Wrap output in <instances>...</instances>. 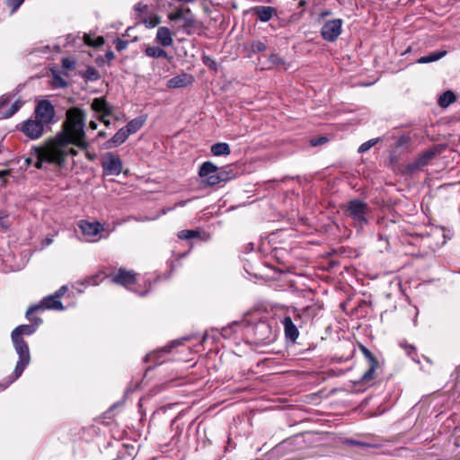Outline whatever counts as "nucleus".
Returning <instances> with one entry per match:
<instances>
[{"instance_id":"f257e3e1","label":"nucleus","mask_w":460,"mask_h":460,"mask_svg":"<svg viewBox=\"0 0 460 460\" xmlns=\"http://www.w3.org/2000/svg\"><path fill=\"white\" fill-rule=\"evenodd\" d=\"M66 119L62 124V130L51 140H56V145L64 146L74 145L80 149H87L89 143L85 136L86 113L78 107H72L66 111Z\"/></svg>"},{"instance_id":"f03ea898","label":"nucleus","mask_w":460,"mask_h":460,"mask_svg":"<svg viewBox=\"0 0 460 460\" xmlns=\"http://www.w3.org/2000/svg\"><path fill=\"white\" fill-rule=\"evenodd\" d=\"M34 314L35 313H31L28 314L27 310L26 318L31 322V323L19 325L14 328L11 333V339L13 343L14 349L18 354L19 359L13 374L9 376L8 384H12L17 380L31 362L29 346L24 341L23 336L32 335L42 323V319L34 316Z\"/></svg>"},{"instance_id":"7ed1b4c3","label":"nucleus","mask_w":460,"mask_h":460,"mask_svg":"<svg viewBox=\"0 0 460 460\" xmlns=\"http://www.w3.org/2000/svg\"><path fill=\"white\" fill-rule=\"evenodd\" d=\"M238 330L243 331L251 342L257 346H265L272 343L277 337V330L268 320H259L254 323L246 321L234 322L222 329V336L229 338L233 332Z\"/></svg>"},{"instance_id":"20e7f679","label":"nucleus","mask_w":460,"mask_h":460,"mask_svg":"<svg viewBox=\"0 0 460 460\" xmlns=\"http://www.w3.org/2000/svg\"><path fill=\"white\" fill-rule=\"evenodd\" d=\"M344 215L352 220L354 227L363 229L369 223V216L372 208L369 205L359 199H354L342 207Z\"/></svg>"},{"instance_id":"39448f33","label":"nucleus","mask_w":460,"mask_h":460,"mask_svg":"<svg viewBox=\"0 0 460 460\" xmlns=\"http://www.w3.org/2000/svg\"><path fill=\"white\" fill-rule=\"evenodd\" d=\"M137 274L133 270H127L125 268H119L115 272L109 274V279L113 284L121 286L143 296L148 293L151 281L150 279L145 280V289L138 290L132 288V286L137 284Z\"/></svg>"},{"instance_id":"423d86ee","label":"nucleus","mask_w":460,"mask_h":460,"mask_svg":"<svg viewBox=\"0 0 460 460\" xmlns=\"http://www.w3.org/2000/svg\"><path fill=\"white\" fill-rule=\"evenodd\" d=\"M31 151L37 158V162L34 164L37 169H42L43 163L62 166V153L56 148H52L50 141L44 146H34Z\"/></svg>"},{"instance_id":"0eeeda50","label":"nucleus","mask_w":460,"mask_h":460,"mask_svg":"<svg viewBox=\"0 0 460 460\" xmlns=\"http://www.w3.org/2000/svg\"><path fill=\"white\" fill-rule=\"evenodd\" d=\"M284 334L288 341L295 342L299 336L298 327H302L303 316L298 310L293 309L292 315H285L281 319Z\"/></svg>"},{"instance_id":"6e6552de","label":"nucleus","mask_w":460,"mask_h":460,"mask_svg":"<svg viewBox=\"0 0 460 460\" xmlns=\"http://www.w3.org/2000/svg\"><path fill=\"white\" fill-rule=\"evenodd\" d=\"M359 350L367 361L368 368L357 382L360 385H368L376 377V371L380 368L381 364L378 358L364 345H359Z\"/></svg>"},{"instance_id":"1a4fd4ad","label":"nucleus","mask_w":460,"mask_h":460,"mask_svg":"<svg viewBox=\"0 0 460 460\" xmlns=\"http://www.w3.org/2000/svg\"><path fill=\"white\" fill-rule=\"evenodd\" d=\"M437 152L434 149H428L420 154L413 162L408 164L402 170V175L409 176L417 173L427 166L435 157Z\"/></svg>"},{"instance_id":"9d476101","label":"nucleus","mask_w":460,"mask_h":460,"mask_svg":"<svg viewBox=\"0 0 460 460\" xmlns=\"http://www.w3.org/2000/svg\"><path fill=\"white\" fill-rule=\"evenodd\" d=\"M103 173L118 176L122 172L123 163L118 155L107 153L102 160Z\"/></svg>"},{"instance_id":"9b49d317","label":"nucleus","mask_w":460,"mask_h":460,"mask_svg":"<svg viewBox=\"0 0 460 460\" xmlns=\"http://www.w3.org/2000/svg\"><path fill=\"white\" fill-rule=\"evenodd\" d=\"M34 115L44 125L51 123L55 116L53 104L48 100L39 102L35 107Z\"/></svg>"},{"instance_id":"f8f14e48","label":"nucleus","mask_w":460,"mask_h":460,"mask_svg":"<svg viewBox=\"0 0 460 460\" xmlns=\"http://www.w3.org/2000/svg\"><path fill=\"white\" fill-rule=\"evenodd\" d=\"M342 22L341 19L327 21L321 29L323 39L329 42L335 41L341 33Z\"/></svg>"},{"instance_id":"ddd939ff","label":"nucleus","mask_w":460,"mask_h":460,"mask_svg":"<svg viewBox=\"0 0 460 460\" xmlns=\"http://www.w3.org/2000/svg\"><path fill=\"white\" fill-rule=\"evenodd\" d=\"M44 124L38 120L29 119L22 123L20 130L31 139L40 138L44 132Z\"/></svg>"},{"instance_id":"4468645a","label":"nucleus","mask_w":460,"mask_h":460,"mask_svg":"<svg viewBox=\"0 0 460 460\" xmlns=\"http://www.w3.org/2000/svg\"><path fill=\"white\" fill-rule=\"evenodd\" d=\"M63 310L64 306L56 296L49 295L41 299L40 304L34 305L28 308V314L31 313L43 312L44 310Z\"/></svg>"},{"instance_id":"2eb2a0df","label":"nucleus","mask_w":460,"mask_h":460,"mask_svg":"<svg viewBox=\"0 0 460 460\" xmlns=\"http://www.w3.org/2000/svg\"><path fill=\"white\" fill-rule=\"evenodd\" d=\"M11 99L9 94L0 96V119L11 118L21 109L22 102L16 101L10 105Z\"/></svg>"},{"instance_id":"dca6fc26","label":"nucleus","mask_w":460,"mask_h":460,"mask_svg":"<svg viewBox=\"0 0 460 460\" xmlns=\"http://www.w3.org/2000/svg\"><path fill=\"white\" fill-rule=\"evenodd\" d=\"M177 344L176 341H172L171 344H168L166 346H164V348L160 349H157L155 351H153V352H150L148 354L146 355L145 357V362L146 363H153L154 366H150L147 369V370H150L152 369L154 367L157 366V365H160V364H163L165 360L162 358V357L166 354V353H169L172 349L173 347H175V345Z\"/></svg>"},{"instance_id":"f3484780","label":"nucleus","mask_w":460,"mask_h":460,"mask_svg":"<svg viewBox=\"0 0 460 460\" xmlns=\"http://www.w3.org/2000/svg\"><path fill=\"white\" fill-rule=\"evenodd\" d=\"M91 108L94 112L100 113L101 116H111L114 111V107L103 97L94 98Z\"/></svg>"},{"instance_id":"a211bd4d","label":"nucleus","mask_w":460,"mask_h":460,"mask_svg":"<svg viewBox=\"0 0 460 460\" xmlns=\"http://www.w3.org/2000/svg\"><path fill=\"white\" fill-rule=\"evenodd\" d=\"M194 82V78L192 75L182 73L181 75H178L176 76H173L172 78L169 79L167 82V86L169 88H183L187 87Z\"/></svg>"},{"instance_id":"6ab92c4d","label":"nucleus","mask_w":460,"mask_h":460,"mask_svg":"<svg viewBox=\"0 0 460 460\" xmlns=\"http://www.w3.org/2000/svg\"><path fill=\"white\" fill-rule=\"evenodd\" d=\"M252 11L257 19L262 22H267L277 14V10L272 6L257 5L252 8Z\"/></svg>"},{"instance_id":"aec40b11","label":"nucleus","mask_w":460,"mask_h":460,"mask_svg":"<svg viewBox=\"0 0 460 460\" xmlns=\"http://www.w3.org/2000/svg\"><path fill=\"white\" fill-rule=\"evenodd\" d=\"M79 227L83 234L87 237H94L103 231V226L99 222H88L86 220H82L79 223Z\"/></svg>"},{"instance_id":"412c9836","label":"nucleus","mask_w":460,"mask_h":460,"mask_svg":"<svg viewBox=\"0 0 460 460\" xmlns=\"http://www.w3.org/2000/svg\"><path fill=\"white\" fill-rule=\"evenodd\" d=\"M128 137L129 136L128 135V133L124 131L123 128H121L114 134V136L111 139H109L103 144V146L106 149H111L119 146L120 145L126 142Z\"/></svg>"},{"instance_id":"4be33fe9","label":"nucleus","mask_w":460,"mask_h":460,"mask_svg":"<svg viewBox=\"0 0 460 460\" xmlns=\"http://www.w3.org/2000/svg\"><path fill=\"white\" fill-rule=\"evenodd\" d=\"M146 115H141L131 119L125 127H123L124 131H126L128 136L135 134L144 126L146 121Z\"/></svg>"},{"instance_id":"5701e85b","label":"nucleus","mask_w":460,"mask_h":460,"mask_svg":"<svg viewBox=\"0 0 460 460\" xmlns=\"http://www.w3.org/2000/svg\"><path fill=\"white\" fill-rule=\"evenodd\" d=\"M156 41L163 47H169L172 44L171 31L167 27H159L156 32Z\"/></svg>"},{"instance_id":"b1692460","label":"nucleus","mask_w":460,"mask_h":460,"mask_svg":"<svg viewBox=\"0 0 460 460\" xmlns=\"http://www.w3.org/2000/svg\"><path fill=\"white\" fill-rule=\"evenodd\" d=\"M186 13L190 14V16H185L183 18V24H182V28H183V31L188 34V35H191L195 32V29H196V25H197V21L194 19L190 10L188 8L186 10Z\"/></svg>"},{"instance_id":"393cba45","label":"nucleus","mask_w":460,"mask_h":460,"mask_svg":"<svg viewBox=\"0 0 460 460\" xmlns=\"http://www.w3.org/2000/svg\"><path fill=\"white\" fill-rule=\"evenodd\" d=\"M144 51H145V54L150 58H166V59L171 58L168 56L167 52L158 46H147Z\"/></svg>"},{"instance_id":"a878e982","label":"nucleus","mask_w":460,"mask_h":460,"mask_svg":"<svg viewBox=\"0 0 460 460\" xmlns=\"http://www.w3.org/2000/svg\"><path fill=\"white\" fill-rule=\"evenodd\" d=\"M80 76L86 82H95L101 78L99 71L93 66H87L84 71L79 73Z\"/></svg>"},{"instance_id":"bb28decb","label":"nucleus","mask_w":460,"mask_h":460,"mask_svg":"<svg viewBox=\"0 0 460 460\" xmlns=\"http://www.w3.org/2000/svg\"><path fill=\"white\" fill-rule=\"evenodd\" d=\"M52 146V148H56L57 150L60 151L62 153V166L65 164L66 157L67 155L75 156L77 155V151L74 149L73 147H70V145H66L64 146H59L56 145V140H49Z\"/></svg>"},{"instance_id":"cd10ccee","label":"nucleus","mask_w":460,"mask_h":460,"mask_svg":"<svg viewBox=\"0 0 460 460\" xmlns=\"http://www.w3.org/2000/svg\"><path fill=\"white\" fill-rule=\"evenodd\" d=\"M210 151L215 156L228 155L231 153L229 145L225 142L214 144L211 146Z\"/></svg>"},{"instance_id":"c85d7f7f","label":"nucleus","mask_w":460,"mask_h":460,"mask_svg":"<svg viewBox=\"0 0 460 460\" xmlns=\"http://www.w3.org/2000/svg\"><path fill=\"white\" fill-rule=\"evenodd\" d=\"M106 278L109 279V274H105L103 271L100 270L95 274L85 278L83 284L87 286H97Z\"/></svg>"},{"instance_id":"c756f323","label":"nucleus","mask_w":460,"mask_h":460,"mask_svg":"<svg viewBox=\"0 0 460 460\" xmlns=\"http://www.w3.org/2000/svg\"><path fill=\"white\" fill-rule=\"evenodd\" d=\"M456 100V94L450 91V90H447L446 92H444L438 98V105L442 108H447L448 107L450 104H452L453 102H455Z\"/></svg>"},{"instance_id":"7c9ffc66","label":"nucleus","mask_w":460,"mask_h":460,"mask_svg":"<svg viewBox=\"0 0 460 460\" xmlns=\"http://www.w3.org/2000/svg\"><path fill=\"white\" fill-rule=\"evenodd\" d=\"M447 52L446 50H439V51H436V52H431L429 55L420 57L418 59V63H420V64H426V63H430V62H434V61L439 60L440 58H444L447 55Z\"/></svg>"},{"instance_id":"2f4dec72","label":"nucleus","mask_w":460,"mask_h":460,"mask_svg":"<svg viewBox=\"0 0 460 460\" xmlns=\"http://www.w3.org/2000/svg\"><path fill=\"white\" fill-rule=\"evenodd\" d=\"M218 170V168L212 163V162H204L199 170V175L201 178L206 179L212 173L216 172Z\"/></svg>"},{"instance_id":"473e14b6","label":"nucleus","mask_w":460,"mask_h":460,"mask_svg":"<svg viewBox=\"0 0 460 460\" xmlns=\"http://www.w3.org/2000/svg\"><path fill=\"white\" fill-rule=\"evenodd\" d=\"M245 49H249L252 54H257L267 49V43L261 40H252L250 42L249 46L245 47Z\"/></svg>"},{"instance_id":"72a5a7b5","label":"nucleus","mask_w":460,"mask_h":460,"mask_svg":"<svg viewBox=\"0 0 460 460\" xmlns=\"http://www.w3.org/2000/svg\"><path fill=\"white\" fill-rule=\"evenodd\" d=\"M400 346L405 350L406 354L417 363H420V359L418 358L416 347L407 343L406 341L401 342Z\"/></svg>"},{"instance_id":"f704fd0d","label":"nucleus","mask_w":460,"mask_h":460,"mask_svg":"<svg viewBox=\"0 0 460 460\" xmlns=\"http://www.w3.org/2000/svg\"><path fill=\"white\" fill-rule=\"evenodd\" d=\"M84 43L93 48H98L104 44L105 40L102 36H98L95 39H93L89 34L84 35Z\"/></svg>"},{"instance_id":"c9c22d12","label":"nucleus","mask_w":460,"mask_h":460,"mask_svg":"<svg viewBox=\"0 0 460 460\" xmlns=\"http://www.w3.org/2000/svg\"><path fill=\"white\" fill-rule=\"evenodd\" d=\"M138 22L145 24L146 28H155L160 23V17L157 15H150L148 17H139Z\"/></svg>"},{"instance_id":"e433bc0d","label":"nucleus","mask_w":460,"mask_h":460,"mask_svg":"<svg viewBox=\"0 0 460 460\" xmlns=\"http://www.w3.org/2000/svg\"><path fill=\"white\" fill-rule=\"evenodd\" d=\"M199 234H200V233L199 230L186 229V230H181V231L178 232L177 236L181 240H190L193 238L199 237Z\"/></svg>"},{"instance_id":"4c0bfd02","label":"nucleus","mask_w":460,"mask_h":460,"mask_svg":"<svg viewBox=\"0 0 460 460\" xmlns=\"http://www.w3.org/2000/svg\"><path fill=\"white\" fill-rule=\"evenodd\" d=\"M219 177L222 178V182H226L234 177L233 170L228 167L218 169Z\"/></svg>"},{"instance_id":"58836bf2","label":"nucleus","mask_w":460,"mask_h":460,"mask_svg":"<svg viewBox=\"0 0 460 460\" xmlns=\"http://www.w3.org/2000/svg\"><path fill=\"white\" fill-rule=\"evenodd\" d=\"M204 181L208 186H215L222 182V178L219 177L218 170L207 177Z\"/></svg>"},{"instance_id":"ea45409f","label":"nucleus","mask_w":460,"mask_h":460,"mask_svg":"<svg viewBox=\"0 0 460 460\" xmlns=\"http://www.w3.org/2000/svg\"><path fill=\"white\" fill-rule=\"evenodd\" d=\"M379 141V138H373V139H370L365 143H363L359 147H358V153H364V152H367L368 151L372 146H374L377 142Z\"/></svg>"},{"instance_id":"a19ab883","label":"nucleus","mask_w":460,"mask_h":460,"mask_svg":"<svg viewBox=\"0 0 460 460\" xmlns=\"http://www.w3.org/2000/svg\"><path fill=\"white\" fill-rule=\"evenodd\" d=\"M269 62L272 65V66H284L285 65V60L279 57V55L277 54H271L270 55L269 57Z\"/></svg>"},{"instance_id":"79ce46f5","label":"nucleus","mask_w":460,"mask_h":460,"mask_svg":"<svg viewBox=\"0 0 460 460\" xmlns=\"http://www.w3.org/2000/svg\"><path fill=\"white\" fill-rule=\"evenodd\" d=\"M202 62H203V64L205 66H207L210 69H213V70L217 71V64L216 60L213 59L211 57H209V56H203L202 57Z\"/></svg>"},{"instance_id":"37998d69","label":"nucleus","mask_w":460,"mask_h":460,"mask_svg":"<svg viewBox=\"0 0 460 460\" xmlns=\"http://www.w3.org/2000/svg\"><path fill=\"white\" fill-rule=\"evenodd\" d=\"M114 45H115V49L118 51H122V50L127 49V47L128 45V41L125 40H122L120 38H116L114 40Z\"/></svg>"},{"instance_id":"c03bdc74","label":"nucleus","mask_w":460,"mask_h":460,"mask_svg":"<svg viewBox=\"0 0 460 460\" xmlns=\"http://www.w3.org/2000/svg\"><path fill=\"white\" fill-rule=\"evenodd\" d=\"M184 17H185L184 16V11L181 8H179L176 12L170 13L168 14V19L170 21H177V20H180V19L183 20Z\"/></svg>"},{"instance_id":"a18cd8bd","label":"nucleus","mask_w":460,"mask_h":460,"mask_svg":"<svg viewBox=\"0 0 460 460\" xmlns=\"http://www.w3.org/2000/svg\"><path fill=\"white\" fill-rule=\"evenodd\" d=\"M25 0H7V5L12 13L16 12Z\"/></svg>"},{"instance_id":"49530a36","label":"nucleus","mask_w":460,"mask_h":460,"mask_svg":"<svg viewBox=\"0 0 460 460\" xmlns=\"http://www.w3.org/2000/svg\"><path fill=\"white\" fill-rule=\"evenodd\" d=\"M0 226L4 229H8L10 226L8 215L4 211H0Z\"/></svg>"},{"instance_id":"de8ad7c7","label":"nucleus","mask_w":460,"mask_h":460,"mask_svg":"<svg viewBox=\"0 0 460 460\" xmlns=\"http://www.w3.org/2000/svg\"><path fill=\"white\" fill-rule=\"evenodd\" d=\"M327 142H328V138L326 137H319L316 138H312L310 140V145L312 146H318L323 145Z\"/></svg>"},{"instance_id":"09e8293b","label":"nucleus","mask_w":460,"mask_h":460,"mask_svg":"<svg viewBox=\"0 0 460 460\" xmlns=\"http://www.w3.org/2000/svg\"><path fill=\"white\" fill-rule=\"evenodd\" d=\"M75 60H73L69 58H65L62 59V66L65 69L71 70L75 67Z\"/></svg>"},{"instance_id":"8fccbe9b","label":"nucleus","mask_w":460,"mask_h":460,"mask_svg":"<svg viewBox=\"0 0 460 460\" xmlns=\"http://www.w3.org/2000/svg\"><path fill=\"white\" fill-rule=\"evenodd\" d=\"M134 10L137 13V17L140 16L141 13L147 12L148 5L144 4L141 2L137 3L134 6Z\"/></svg>"},{"instance_id":"3c124183","label":"nucleus","mask_w":460,"mask_h":460,"mask_svg":"<svg viewBox=\"0 0 460 460\" xmlns=\"http://www.w3.org/2000/svg\"><path fill=\"white\" fill-rule=\"evenodd\" d=\"M67 291V287L66 286H62L60 287L55 293L54 295L56 296V297L59 300L65 294L66 292Z\"/></svg>"},{"instance_id":"603ef678","label":"nucleus","mask_w":460,"mask_h":460,"mask_svg":"<svg viewBox=\"0 0 460 460\" xmlns=\"http://www.w3.org/2000/svg\"><path fill=\"white\" fill-rule=\"evenodd\" d=\"M408 142H409V137H406V136H400L397 138L396 146H402L407 144Z\"/></svg>"},{"instance_id":"864d4df0","label":"nucleus","mask_w":460,"mask_h":460,"mask_svg":"<svg viewBox=\"0 0 460 460\" xmlns=\"http://www.w3.org/2000/svg\"><path fill=\"white\" fill-rule=\"evenodd\" d=\"M105 58L107 59L108 62H111V60H113L115 58V55H114L113 51L107 50L105 53Z\"/></svg>"},{"instance_id":"5fc2aeb1","label":"nucleus","mask_w":460,"mask_h":460,"mask_svg":"<svg viewBox=\"0 0 460 460\" xmlns=\"http://www.w3.org/2000/svg\"><path fill=\"white\" fill-rule=\"evenodd\" d=\"M56 80L58 82V85L64 88L67 86V83L61 77H57Z\"/></svg>"},{"instance_id":"6e6d98bb","label":"nucleus","mask_w":460,"mask_h":460,"mask_svg":"<svg viewBox=\"0 0 460 460\" xmlns=\"http://www.w3.org/2000/svg\"><path fill=\"white\" fill-rule=\"evenodd\" d=\"M106 116H100L98 119L101 122H102L106 127L111 125V120L105 118Z\"/></svg>"},{"instance_id":"4d7b16f0","label":"nucleus","mask_w":460,"mask_h":460,"mask_svg":"<svg viewBox=\"0 0 460 460\" xmlns=\"http://www.w3.org/2000/svg\"><path fill=\"white\" fill-rule=\"evenodd\" d=\"M33 163V157L32 156H30V157H26L24 159V164L26 167H29L31 164H32Z\"/></svg>"},{"instance_id":"13d9d810","label":"nucleus","mask_w":460,"mask_h":460,"mask_svg":"<svg viewBox=\"0 0 460 460\" xmlns=\"http://www.w3.org/2000/svg\"><path fill=\"white\" fill-rule=\"evenodd\" d=\"M89 127H90V128H92V129H93V130H94V129H96V128H97L98 124H97V122H96V121L92 120V121H90V123H89Z\"/></svg>"},{"instance_id":"bf43d9fd","label":"nucleus","mask_w":460,"mask_h":460,"mask_svg":"<svg viewBox=\"0 0 460 460\" xmlns=\"http://www.w3.org/2000/svg\"><path fill=\"white\" fill-rule=\"evenodd\" d=\"M96 63H97L99 66H102V63H103V59H102V58H101V57L97 58V59H96Z\"/></svg>"},{"instance_id":"052dcab7","label":"nucleus","mask_w":460,"mask_h":460,"mask_svg":"<svg viewBox=\"0 0 460 460\" xmlns=\"http://www.w3.org/2000/svg\"><path fill=\"white\" fill-rule=\"evenodd\" d=\"M306 4V2L305 0H300L299 4H298V6L299 7H303Z\"/></svg>"},{"instance_id":"680f3d73","label":"nucleus","mask_w":460,"mask_h":460,"mask_svg":"<svg viewBox=\"0 0 460 460\" xmlns=\"http://www.w3.org/2000/svg\"><path fill=\"white\" fill-rule=\"evenodd\" d=\"M98 137H106V133H105L104 131H100V132L98 133Z\"/></svg>"},{"instance_id":"e2e57ef3","label":"nucleus","mask_w":460,"mask_h":460,"mask_svg":"<svg viewBox=\"0 0 460 460\" xmlns=\"http://www.w3.org/2000/svg\"><path fill=\"white\" fill-rule=\"evenodd\" d=\"M86 156L89 160H93L94 159V155H91L90 153H86Z\"/></svg>"},{"instance_id":"0e129e2a","label":"nucleus","mask_w":460,"mask_h":460,"mask_svg":"<svg viewBox=\"0 0 460 460\" xmlns=\"http://www.w3.org/2000/svg\"><path fill=\"white\" fill-rule=\"evenodd\" d=\"M6 174V172H0V177L3 176V175H5Z\"/></svg>"}]
</instances>
